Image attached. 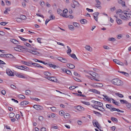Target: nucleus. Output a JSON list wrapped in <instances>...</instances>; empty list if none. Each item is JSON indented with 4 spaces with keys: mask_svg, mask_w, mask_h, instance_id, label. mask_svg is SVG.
<instances>
[{
    "mask_svg": "<svg viewBox=\"0 0 131 131\" xmlns=\"http://www.w3.org/2000/svg\"><path fill=\"white\" fill-rule=\"evenodd\" d=\"M111 82L113 84L117 86H121L123 85V82L117 78L113 79L112 80Z\"/></svg>",
    "mask_w": 131,
    "mask_h": 131,
    "instance_id": "1",
    "label": "nucleus"
},
{
    "mask_svg": "<svg viewBox=\"0 0 131 131\" xmlns=\"http://www.w3.org/2000/svg\"><path fill=\"white\" fill-rule=\"evenodd\" d=\"M120 17L122 19L125 20H127L129 18H131V14L127 13L125 16L123 15H120Z\"/></svg>",
    "mask_w": 131,
    "mask_h": 131,
    "instance_id": "2",
    "label": "nucleus"
},
{
    "mask_svg": "<svg viewBox=\"0 0 131 131\" xmlns=\"http://www.w3.org/2000/svg\"><path fill=\"white\" fill-rule=\"evenodd\" d=\"M33 107L37 110H42L43 109V107L42 106L38 105H34Z\"/></svg>",
    "mask_w": 131,
    "mask_h": 131,
    "instance_id": "3",
    "label": "nucleus"
},
{
    "mask_svg": "<svg viewBox=\"0 0 131 131\" xmlns=\"http://www.w3.org/2000/svg\"><path fill=\"white\" fill-rule=\"evenodd\" d=\"M89 74L94 78L99 79L100 78L99 75L95 72H92V73H89Z\"/></svg>",
    "mask_w": 131,
    "mask_h": 131,
    "instance_id": "4",
    "label": "nucleus"
},
{
    "mask_svg": "<svg viewBox=\"0 0 131 131\" xmlns=\"http://www.w3.org/2000/svg\"><path fill=\"white\" fill-rule=\"evenodd\" d=\"M57 59L61 62L64 63H66L68 61L66 59L62 58L61 57H59L57 58Z\"/></svg>",
    "mask_w": 131,
    "mask_h": 131,
    "instance_id": "5",
    "label": "nucleus"
},
{
    "mask_svg": "<svg viewBox=\"0 0 131 131\" xmlns=\"http://www.w3.org/2000/svg\"><path fill=\"white\" fill-rule=\"evenodd\" d=\"M92 103L95 104V105H97L100 107H101L103 106V103L100 102L96 101H92Z\"/></svg>",
    "mask_w": 131,
    "mask_h": 131,
    "instance_id": "6",
    "label": "nucleus"
},
{
    "mask_svg": "<svg viewBox=\"0 0 131 131\" xmlns=\"http://www.w3.org/2000/svg\"><path fill=\"white\" fill-rule=\"evenodd\" d=\"M6 72L7 74L8 75L10 76H14V74L11 71V70L9 69H7L6 70Z\"/></svg>",
    "mask_w": 131,
    "mask_h": 131,
    "instance_id": "7",
    "label": "nucleus"
},
{
    "mask_svg": "<svg viewBox=\"0 0 131 131\" xmlns=\"http://www.w3.org/2000/svg\"><path fill=\"white\" fill-rule=\"evenodd\" d=\"M10 41L15 44L18 45L20 43L18 41L14 39H11Z\"/></svg>",
    "mask_w": 131,
    "mask_h": 131,
    "instance_id": "8",
    "label": "nucleus"
},
{
    "mask_svg": "<svg viewBox=\"0 0 131 131\" xmlns=\"http://www.w3.org/2000/svg\"><path fill=\"white\" fill-rule=\"evenodd\" d=\"M92 123L94 127H96L98 129H99V126H100V124L97 122L96 121V122H94V121H93Z\"/></svg>",
    "mask_w": 131,
    "mask_h": 131,
    "instance_id": "9",
    "label": "nucleus"
},
{
    "mask_svg": "<svg viewBox=\"0 0 131 131\" xmlns=\"http://www.w3.org/2000/svg\"><path fill=\"white\" fill-rule=\"evenodd\" d=\"M21 62L27 66H31L32 62H28L24 61H22Z\"/></svg>",
    "mask_w": 131,
    "mask_h": 131,
    "instance_id": "10",
    "label": "nucleus"
},
{
    "mask_svg": "<svg viewBox=\"0 0 131 131\" xmlns=\"http://www.w3.org/2000/svg\"><path fill=\"white\" fill-rule=\"evenodd\" d=\"M85 48L91 52L92 51V48L89 45H86L85 47Z\"/></svg>",
    "mask_w": 131,
    "mask_h": 131,
    "instance_id": "11",
    "label": "nucleus"
},
{
    "mask_svg": "<svg viewBox=\"0 0 131 131\" xmlns=\"http://www.w3.org/2000/svg\"><path fill=\"white\" fill-rule=\"evenodd\" d=\"M31 64L33 66L35 67H37L38 68L41 67L42 68H43V67L40 66L39 64L37 63H33L31 62Z\"/></svg>",
    "mask_w": 131,
    "mask_h": 131,
    "instance_id": "12",
    "label": "nucleus"
},
{
    "mask_svg": "<svg viewBox=\"0 0 131 131\" xmlns=\"http://www.w3.org/2000/svg\"><path fill=\"white\" fill-rule=\"evenodd\" d=\"M90 91L95 93H97L99 94H100V92L99 91L95 89H90Z\"/></svg>",
    "mask_w": 131,
    "mask_h": 131,
    "instance_id": "13",
    "label": "nucleus"
},
{
    "mask_svg": "<svg viewBox=\"0 0 131 131\" xmlns=\"http://www.w3.org/2000/svg\"><path fill=\"white\" fill-rule=\"evenodd\" d=\"M103 96H104V97L105 98V99H103L104 100L107 101L108 102H111V98H110L108 97L106 95H103Z\"/></svg>",
    "mask_w": 131,
    "mask_h": 131,
    "instance_id": "14",
    "label": "nucleus"
},
{
    "mask_svg": "<svg viewBox=\"0 0 131 131\" xmlns=\"http://www.w3.org/2000/svg\"><path fill=\"white\" fill-rule=\"evenodd\" d=\"M46 64H47L49 65V66L51 67H52L54 69H55L56 67V65H54L50 63H46Z\"/></svg>",
    "mask_w": 131,
    "mask_h": 131,
    "instance_id": "15",
    "label": "nucleus"
},
{
    "mask_svg": "<svg viewBox=\"0 0 131 131\" xmlns=\"http://www.w3.org/2000/svg\"><path fill=\"white\" fill-rule=\"evenodd\" d=\"M64 118L66 119H68L70 118V115L69 113H66L64 115Z\"/></svg>",
    "mask_w": 131,
    "mask_h": 131,
    "instance_id": "16",
    "label": "nucleus"
},
{
    "mask_svg": "<svg viewBox=\"0 0 131 131\" xmlns=\"http://www.w3.org/2000/svg\"><path fill=\"white\" fill-rule=\"evenodd\" d=\"M67 66L69 68L71 69H73L75 67L74 66L71 64H67Z\"/></svg>",
    "mask_w": 131,
    "mask_h": 131,
    "instance_id": "17",
    "label": "nucleus"
},
{
    "mask_svg": "<svg viewBox=\"0 0 131 131\" xmlns=\"http://www.w3.org/2000/svg\"><path fill=\"white\" fill-rule=\"evenodd\" d=\"M76 108L77 110L79 111H84V108L83 107L80 106H77Z\"/></svg>",
    "mask_w": 131,
    "mask_h": 131,
    "instance_id": "18",
    "label": "nucleus"
},
{
    "mask_svg": "<svg viewBox=\"0 0 131 131\" xmlns=\"http://www.w3.org/2000/svg\"><path fill=\"white\" fill-rule=\"evenodd\" d=\"M72 2L75 6L79 7V4L77 1L75 0H73Z\"/></svg>",
    "mask_w": 131,
    "mask_h": 131,
    "instance_id": "19",
    "label": "nucleus"
},
{
    "mask_svg": "<svg viewBox=\"0 0 131 131\" xmlns=\"http://www.w3.org/2000/svg\"><path fill=\"white\" fill-rule=\"evenodd\" d=\"M118 1L119 3L122 5V6L123 7L125 6V2L122 0H118Z\"/></svg>",
    "mask_w": 131,
    "mask_h": 131,
    "instance_id": "20",
    "label": "nucleus"
},
{
    "mask_svg": "<svg viewBox=\"0 0 131 131\" xmlns=\"http://www.w3.org/2000/svg\"><path fill=\"white\" fill-rule=\"evenodd\" d=\"M28 102L27 101H24L21 102L20 103V105H25L28 104Z\"/></svg>",
    "mask_w": 131,
    "mask_h": 131,
    "instance_id": "21",
    "label": "nucleus"
},
{
    "mask_svg": "<svg viewBox=\"0 0 131 131\" xmlns=\"http://www.w3.org/2000/svg\"><path fill=\"white\" fill-rule=\"evenodd\" d=\"M80 22L81 24H85L87 23V20L85 19H81Z\"/></svg>",
    "mask_w": 131,
    "mask_h": 131,
    "instance_id": "22",
    "label": "nucleus"
},
{
    "mask_svg": "<svg viewBox=\"0 0 131 131\" xmlns=\"http://www.w3.org/2000/svg\"><path fill=\"white\" fill-rule=\"evenodd\" d=\"M16 76L18 77H19L22 78H25L26 77L22 75L21 74H20L19 73H17L15 74Z\"/></svg>",
    "mask_w": 131,
    "mask_h": 131,
    "instance_id": "23",
    "label": "nucleus"
},
{
    "mask_svg": "<svg viewBox=\"0 0 131 131\" xmlns=\"http://www.w3.org/2000/svg\"><path fill=\"white\" fill-rule=\"evenodd\" d=\"M51 81L57 83L59 82L58 81L57 79L56 78L54 77H52Z\"/></svg>",
    "mask_w": 131,
    "mask_h": 131,
    "instance_id": "24",
    "label": "nucleus"
},
{
    "mask_svg": "<svg viewBox=\"0 0 131 131\" xmlns=\"http://www.w3.org/2000/svg\"><path fill=\"white\" fill-rule=\"evenodd\" d=\"M20 68H18V69H20L23 70H25V69L26 70H28V68L24 66H21L20 67Z\"/></svg>",
    "mask_w": 131,
    "mask_h": 131,
    "instance_id": "25",
    "label": "nucleus"
},
{
    "mask_svg": "<svg viewBox=\"0 0 131 131\" xmlns=\"http://www.w3.org/2000/svg\"><path fill=\"white\" fill-rule=\"evenodd\" d=\"M116 21L118 25H120L122 24V21L119 19H116Z\"/></svg>",
    "mask_w": 131,
    "mask_h": 131,
    "instance_id": "26",
    "label": "nucleus"
},
{
    "mask_svg": "<svg viewBox=\"0 0 131 131\" xmlns=\"http://www.w3.org/2000/svg\"><path fill=\"white\" fill-rule=\"evenodd\" d=\"M106 108L110 109L111 110L112 109L113 107L111 105L108 104H106Z\"/></svg>",
    "mask_w": 131,
    "mask_h": 131,
    "instance_id": "27",
    "label": "nucleus"
},
{
    "mask_svg": "<svg viewBox=\"0 0 131 131\" xmlns=\"http://www.w3.org/2000/svg\"><path fill=\"white\" fill-rule=\"evenodd\" d=\"M115 94L119 96V97H121V98H123V97H124V95L121 94H120V93H115Z\"/></svg>",
    "mask_w": 131,
    "mask_h": 131,
    "instance_id": "28",
    "label": "nucleus"
},
{
    "mask_svg": "<svg viewBox=\"0 0 131 131\" xmlns=\"http://www.w3.org/2000/svg\"><path fill=\"white\" fill-rule=\"evenodd\" d=\"M126 105L127 107L131 110V104L128 103V102L126 104Z\"/></svg>",
    "mask_w": 131,
    "mask_h": 131,
    "instance_id": "29",
    "label": "nucleus"
},
{
    "mask_svg": "<svg viewBox=\"0 0 131 131\" xmlns=\"http://www.w3.org/2000/svg\"><path fill=\"white\" fill-rule=\"evenodd\" d=\"M6 58H8L11 59H13L14 58V57L12 55L10 54H7Z\"/></svg>",
    "mask_w": 131,
    "mask_h": 131,
    "instance_id": "30",
    "label": "nucleus"
},
{
    "mask_svg": "<svg viewBox=\"0 0 131 131\" xmlns=\"http://www.w3.org/2000/svg\"><path fill=\"white\" fill-rule=\"evenodd\" d=\"M120 101L121 103L122 104H126L127 103V101L126 100H120Z\"/></svg>",
    "mask_w": 131,
    "mask_h": 131,
    "instance_id": "31",
    "label": "nucleus"
},
{
    "mask_svg": "<svg viewBox=\"0 0 131 131\" xmlns=\"http://www.w3.org/2000/svg\"><path fill=\"white\" fill-rule=\"evenodd\" d=\"M44 74L48 77L50 76L51 75V74L49 72H44Z\"/></svg>",
    "mask_w": 131,
    "mask_h": 131,
    "instance_id": "32",
    "label": "nucleus"
},
{
    "mask_svg": "<svg viewBox=\"0 0 131 131\" xmlns=\"http://www.w3.org/2000/svg\"><path fill=\"white\" fill-rule=\"evenodd\" d=\"M18 97L20 99H24L25 98V97L22 94H19L18 95Z\"/></svg>",
    "mask_w": 131,
    "mask_h": 131,
    "instance_id": "33",
    "label": "nucleus"
},
{
    "mask_svg": "<svg viewBox=\"0 0 131 131\" xmlns=\"http://www.w3.org/2000/svg\"><path fill=\"white\" fill-rule=\"evenodd\" d=\"M68 50L67 51V53L68 54H70L71 52V50L70 49V48L68 46H67Z\"/></svg>",
    "mask_w": 131,
    "mask_h": 131,
    "instance_id": "34",
    "label": "nucleus"
},
{
    "mask_svg": "<svg viewBox=\"0 0 131 131\" xmlns=\"http://www.w3.org/2000/svg\"><path fill=\"white\" fill-rule=\"evenodd\" d=\"M70 55L72 58L74 59L76 58V59H77V60H78V59L77 58L75 55L74 54H70Z\"/></svg>",
    "mask_w": 131,
    "mask_h": 131,
    "instance_id": "35",
    "label": "nucleus"
},
{
    "mask_svg": "<svg viewBox=\"0 0 131 131\" xmlns=\"http://www.w3.org/2000/svg\"><path fill=\"white\" fill-rule=\"evenodd\" d=\"M111 120L112 121H113L114 122H118L117 119L114 117H111Z\"/></svg>",
    "mask_w": 131,
    "mask_h": 131,
    "instance_id": "36",
    "label": "nucleus"
},
{
    "mask_svg": "<svg viewBox=\"0 0 131 131\" xmlns=\"http://www.w3.org/2000/svg\"><path fill=\"white\" fill-rule=\"evenodd\" d=\"M111 100L113 101L112 102L115 105H118V104H119V102H117L115 101V100L113 99H111Z\"/></svg>",
    "mask_w": 131,
    "mask_h": 131,
    "instance_id": "37",
    "label": "nucleus"
},
{
    "mask_svg": "<svg viewBox=\"0 0 131 131\" xmlns=\"http://www.w3.org/2000/svg\"><path fill=\"white\" fill-rule=\"evenodd\" d=\"M31 51L32 52V54H34L38 55V54H39V53L37 51H34L33 50Z\"/></svg>",
    "mask_w": 131,
    "mask_h": 131,
    "instance_id": "38",
    "label": "nucleus"
},
{
    "mask_svg": "<svg viewBox=\"0 0 131 131\" xmlns=\"http://www.w3.org/2000/svg\"><path fill=\"white\" fill-rule=\"evenodd\" d=\"M108 40L110 41H116V39L113 38H108Z\"/></svg>",
    "mask_w": 131,
    "mask_h": 131,
    "instance_id": "39",
    "label": "nucleus"
},
{
    "mask_svg": "<svg viewBox=\"0 0 131 131\" xmlns=\"http://www.w3.org/2000/svg\"><path fill=\"white\" fill-rule=\"evenodd\" d=\"M118 72L124 74V75H125L126 77H128V74L126 72H123V71L119 72V71H118Z\"/></svg>",
    "mask_w": 131,
    "mask_h": 131,
    "instance_id": "40",
    "label": "nucleus"
},
{
    "mask_svg": "<svg viewBox=\"0 0 131 131\" xmlns=\"http://www.w3.org/2000/svg\"><path fill=\"white\" fill-rule=\"evenodd\" d=\"M31 93V91L30 90H26L25 91V93L26 95H29Z\"/></svg>",
    "mask_w": 131,
    "mask_h": 131,
    "instance_id": "41",
    "label": "nucleus"
},
{
    "mask_svg": "<svg viewBox=\"0 0 131 131\" xmlns=\"http://www.w3.org/2000/svg\"><path fill=\"white\" fill-rule=\"evenodd\" d=\"M99 14V13L98 12H96L94 13L93 14L94 17L98 16Z\"/></svg>",
    "mask_w": 131,
    "mask_h": 131,
    "instance_id": "42",
    "label": "nucleus"
},
{
    "mask_svg": "<svg viewBox=\"0 0 131 131\" xmlns=\"http://www.w3.org/2000/svg\"><path fill=\"white\" fill-rule=\"evenodd\" d=\"M15 114H14L13 113H10L9 115V117L10 118H13V117L14 116Z\"/></svg>",
    "mask_w": 131,
    "mask_h": 131,
    "instance_id": "43",
    "label": "nucleus"
},
{
    "mask_svg": "<svg viewBox=\"0 0 131 131\" xmlns=\"http://www.w3.org/2000/svg\"><path fill=\"white\" fill-rule=\"evenodd\" d=\"M68 27L69 29L71 30H73L74 29H73V27L72 25H69L68 26Z\"/></svg>",
    "mask_w": 131,
    "mask_h": 131,
    "instance_id": "44",
    "label": "nucleus"
},
{
    "mask_svg": "<svg viewBox=\"0 0 131 131\" xmlns=\"http://www.w3.org/2000/svg\"><path fill=\"white\" fill-rule=\"evenodd\" d=\"M82 103H83L84 104H85L86 105H90V103L89 102H86V101H82Z\"/></svg>",
    "mask_w": 131,
    "mask_h": 131,
    "instance_id": "45",
    "label": "nucleus"
},
{
    "mask_svg": "<svg viewBox=\"0 0 131 131\" xmlns=\"http://www.w3.org/2000/svg\"><path fill=\"white\" fill-rule=\"evenodd\" d=\"M73 25L75 26L78 27H79V24L76 22H74L73 23Z\"/></svg>",
    "mask_w": 131,
    "mask_h": 131,
    "instance_id": "46",
    "label": "nucleus"
},
{
    "mask_svg": "<svg viewBox=\"0 0 131 131\" xmlns=\"http://www.w3.org/2000/svg\"><path fill=\"white\" fill-rule=\"evenodd\" d=\"M14 49L15 50L17 51H21L22 50L21 49H20V48L17 47H15L14 48Z\"/></svg>",
    "mask_w": 131,
    "mask_h": 131,
    "instance_id": "47",
    "label": "nucleus"
},
{
    "mask_svg": "<svg viewBox=\"0 0 131 131\" xmlns=\"http://www.w3.org/2000/svg\"><path fill=\"white\" fill-rule=\"evenodd\" d=\"M16 19L17 21L18 22L20 23L22 21V20L20 18H16Z\"/></svg>",
    "mask_w": 131,
    "mask_h": 131,
    "instance_id": "48",
    "label": "nucleus"
},
{
    "mask_svg": "<svg viewBox=\"0 0 131 131\" xmlns=\"http://www.w3.org/2000/svg\"><path fill=\"white\" fill-rule=\"evenodd\" d=\"M113 61L115 63H116L118 64L119 61L117 60L114 59L113 60Z\"/></svg>",
    "mask_w": 131,
    "mask_h": 131,
    "instance_id": "49",
    "label": "nucleus"
},
{
    "mask_svg": "<svg viewBox=\"0 0 131 131\" xmlns=\"http://www.w3.org/2000/svg\"><path fill=\"white\" fill-rule=\"evenodd\" d=\"M20 17L23 20H25L26 19V17L25 16L23 15H21L20 16Z\"/></svg>",
    "mask_w": 131,
    "mask_h": 131,
    "instance_id": "50",
    "label": "nucleus"
},
{
    "mask_svg": "<svg viewBox=\"0 0 131 131\" xmlns=\"http://www.w3.org/2000/svg\"><path fill=\"white\" fill-rule=\"evenodd\" d=\"M50 20H54L55 19V17L54 16L52 15H51L50 16Z\"/></svg>",
    "mask_w": 131,
    "mask_h": 131,
    "instance_id": "51",
    "label": "nucleus"
},
{
    "mask_svg": "<svg viewBox=\"0 0 131 131\" xmlns=\"http://www.w3.org/2000/svg\"><path fill=\"white\" fill-rule=\"evenodd\" d=\"M8 23L5 22H2L0 23V24L1 25H5L7 24Z\"/></svg>",
    "mask_w": 131,
    "mask_h": 131,
    "instance_id": "52",
    "label": "nucleus"
},
{
    "mask_svg": "<svg viewBox=\"0 0 131 131\" xmlns=\"http://www.w3.org/2000/svg\"><path fill=\"white\" fill-rule=\"evenodd\" d=\"M51 77H49H49L45 76L44 77V78H45L46 79H48L50 81H51Z\"/></svg>",
    "mask_w": 131,
    "mask_h": 131,
    "instance_id": "53",
    "label": "nucleus"
},
{
    "mask_svg": "<svg viewBox=\"0 0 131 131\" xmlns=\"http://www.w3.org/2000/svg\"><path fill=\"white\" fill-rule=\"evenodd\" d=\"M100 5H98L97 4H96L95 5V6L97 8L101 9V6Z\"/></svg>",
    "mask_w": 131,
    "mask_h": 131,
    "instance_id": "54",
    "label": "nucleus"
},
{
    "mask_svg": "<svg viewBox=\"0 0 131 131\" xmlns=\"http://www.w3.org/2000/svg\"><path fill=\"white\" fill-rule=\"evenodd\" d=\"M6 4L7 5H10L11 4L10 2V1H8L7 0H6Z\"/></svg>",
    "mask_w": 131,
    "mask_h": 131,
    "instance_id": "55",
    "label": "nucleus"
},
{
    "mask_svg": "<svg viewBox=\"0 0 131 131\" xmlns=\"http://www.w3.org/2000/svg\"><path fill=\"white\" fill-rule=\"evenodd\" d=\"M57 11L58 14H61V13L62 12V11L61 10L59 9H58L57 10Z\"/></svg>",
    "mask_w": 131,
    "mask_h": 131,
    "instance_id": "56",
    "label": "nucleus"
},
{
    "mask_svg": "<svg viewBox=\"0 0 131 131\" xmlns=\"http://www.w3.org/2000/svg\"><path fill=\"white\" fill-rule=\"evenodd\" d=\"M25 45L29 47H31V45L28 43L26 42L25 43Z\"/></svg>",
    "mask_w": 131,
    "mask_h": 131,
    "instance_id": "57",
    "label": "nucleus"
},
{
    "mask_svg": "<svg viewBox=\"0 0 131 131\" xmlns=\"http://www.w3.org/2000/svg\"><path fill=\"white\" fill-rule=\"evenodd\" d=\"M51 109V110L53 112H54L56 111V109L55 107H50Z\"/></svg>",
    "mask_w": 131,
    "mask_h": 131,
    "instance_id": "58",
    "label": "nucleus"
},
{
    "mask_svg": "<svg viewBox=\"0 0 131 131\" xmlns=\"http://www.w3.org/2000/svg\"><path fill=\"white\" fill-rule=\"evenodd\" d=\"M66 71V73L68 74L71 75V72L70 70H67Z\"/></svg>",
    "mask_w": 131,
    "mask_h": 131,
    "instance_id": "59",
    "label": "nucleus"
},
{
    "mask_svg": "<svg viewBox=\"0 0 131 131\" xmlns=\"http://www.w3.org/2000/svg\"><path fill=\"white\" fill-rule=\"evenodd\" d=\"M103 47L104 49H106L108 50V49H110L109 47H108L106 46H105V45L103 46Z\"/></svg>",
    "mask_w": 131,
    "mask_h": 131,
    "instance_id": "60",
    "label": "nucleus"
},
{
    "mask_svg": "<svg viewBox=\"0 0 131 131\" xmlns=\"http://www.w3.org/2000/svg\"><path fill=\"white\" fill-rule=\"evenodd\" d=\"M64 113V112L63 111H61L59 112V115H62Z\"/></svg>",
    "mask_w": 131,
    "mask_h": 131,
    "instance_id": "61",
    "label": "nucleus"
},
{
    "mask_svg": "<svg viewBox=\"0 0 131 131\" xmlns=\"http://www.w3.org/2000/svg\"><path fill=\"white\" fill-rule=\"evenodd\" d=\"M18 37H19L23 41H25L27 40V39H24L21 37L19 36Z\"/></svg>",
    "mask_w": 131,
    "mask_h": 131,
    "instance_id": "62",
    "label": "nucleus"
},
{
    "mask_svg": "<svg viewBox=\"0 0 131 131\" xmlns=\"http://www.w3.org/2000/svg\"><path fill=\"white\" fill-rule=\"evenodd\" d=\"M58 127L57 126H55L54 125H52L51 126V128L56 129H58Z\"/></svg>",
    "mask_w": 131,
    "mask_h": 131,
    "instance_id": "63",
    "label": "nucleus"
},
{
    "mask_svg": "<svg viewBox=\"0 0 131 131\" xmlns=\"http://www.w3.org/2000/svg\"><path fill=\"white\" fill-rule=\"evenodd\" d=\"M73 78H74V79L75 80V81H76L79 82V81H80V79H78V78H77V77H74Z\"/></svg>",
    "mask_w": 131,
    "mask_h": 131,
    "instance_id": "64",
    "label": "nucleus"
}]
</instances>
